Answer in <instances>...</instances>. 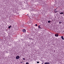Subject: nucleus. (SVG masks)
Returning <instances> with one entry per match:
<instances>
[{"label": "nucleus", "instance_id": "obj_9", "mask_svg": "<svg viewBox=\"0 0 64 64\" xmlns=\"http://www.w3.org/2000/svg\"><path fill=\"white\" fill-rule=\"evenodd\" d=\"M64 14V13L63 12H61L60 13V14Z\"/></svg>", "mask_w": 64, "mask_h": 64}, {"label": "nucleus", "instance_id": "obj_1", "mask_svg": "<svg viewBox=\"0 0 64 64\" xmlns=\"http://www.w3.org/2000/svg\"><path fill=\"white\" fill-rule=\"evenodd\" d=\"M20 58V57L19 56H17L16 58V59H19V58Z\"/></svg>", "mask_w": 64, "mask_h": 64}, {"label": "nucleus", "instance_id": "obj_14", "mask_svg": "<svg viewBox=\"0 0 64 64\" xmlns=\"http://www.w3.org/2000/svg\"><path fill=\"white\" fill-rule=\"evenodd\" d=\"M39 62H37V63H39Z\"/></svg>", "mask_w": 64, "mask_h": 64}, {"label": "nucleus", "instance_id": "obj_6", "mask_svg": "<svg viewBox=\"0 0 64 64\" xmlns=\"http://www.w3.org/2000/svg\"><path fill=\"white\" fill-rule=\"evenodd\" d=\"M57 12H58V11H56V10H54V13H57Z\"/></svg>", "mask_w": 64, "mask_h": 64}, {"label": "nucleus", "instance_id": "obj_7", "mask_svg": "<svg viewBox=\"0 0 64 64\" xmlns=\"http://www.w3.org/2000/svg\"><path fill=\"white\" fill-rule=\"evenodd\" d=\"M22 59L24 60H26V59L25 58H22Z\"/></svg>", "mask_w": 64, "mask_h": 64}, {"label": "nucleus", "instance_id": "obj_3", "mask_svg": "<svg viewBox=\"0 0 64 64\" xmlns=\"http://www.w3.org/2000/svg\"><path fill=\"white\" fill-rule=\"evenodd\" d=\"M55 36L56 37H58L59 36V34H55Z\"/></svg>", "mask_w": 64, "mask_h": 64}, {"label": "nucleus", "instance_id": "obj_2", "mask_svg": "<svg viewBox=\"0 0 64 64\" xmlns=\"http://www.w3.org/2000/svg\"><path fill=\"white\" fill-rule=\"evenodd\" d=\"M22 32H26V30L25 29H24L22 30Z\"/></svg>", "mask_w": 64, "mask_h": 64}, {"label": "nucleus", "instance_id": "obj_17", "mask_svg": "<svg viewBox=\"0 0 64 64\" xmlns=\"http://www.w3.org/2000/svg\"><path fill=\"white\" fill-rule=\"evenodd\" d=\"M23 63V62H20V63Z\"/></svg>", "mask_w": 64, "mask_h": 64}, {"label": "nucleus", "instance_id": "obj_8", "mask_svg": "<svg viewBox=\"0 0 64 64\" xmlns=\"http://www.w3.org/2000/svg\"><path fill=\"white\" fill-rule=\"evenodd\" d=\"M38 27L39 28H41L40 27V26H38Z\"/></svg>", "mask_w": 64, "mask_h": 64}, {"label": "nucleus", "instance_id": "obj_12", "mask_svg": "<svg viewBox=\"0 0 64 64\" xmlns=\"http://www.w3.org/2000/svg\"><path fill=\"white\" fill-rule=\"evenodd\" d=\"M59 24H61V23H62V22H59Z\"/></svg>", "mask_w": 64, "mask_h": 64}, {"label": "nucleus", "instance_id": "obj_13", "mask_svg": "<svg viewBox=\"0 0 64 64\" xmlns=\"http://www.w3.org/2000/svg\"><path fill=\"white\" fill-rule=\"evenodd\" d=\"M26 64H29V63L28 62H26Z\"/></svg>", "mask_w": 64, "mask_h": 64}, {"label": "nucleus", "instance_id": "obj_5", "mask_svg": "<svg viewBox=\"0 0 64 64\" xmlns=\"http://www.w3.org/2000/svg\"><path fill=\"white\" fill-rule=\"evenodd\" d=\"M61 38L62 40H64V38H63V36H61Z\"/></svg>", "mask_w": 64, "mask_h": 64}, {"label": "nucleus", "instance_id": "obj_11", "mask_svg": "<svg viewBox=\"0 0 64 64\" xmlns=\"http://www.w3.org/2000/svg\"><path fill=\"white\" fill-rule=\"evenodd\" d=\"M11 26H9L8 27V28H11Z\"/></svg>", "mask_w": 64, "mask_h": 64}, {"label": "nucleus", "instance_id": "obj_16", "mask_svg": "<svg viewBox=\"0 0 64 64\" xmlns=\"http://www.w3.org/2000/svg\"><path fill=\"white\" fill-rule=\"evenodd\" d=\"M28 24H30V23H29V22H28Z\"/></svg>", "mask_w": 64, "mask_h": 64}, {"label": "nucleus", "instance_id": "obj_4", "mask_svg": "<svg viewBox=\"0 0 64 64\" xmlns=\"http://www.w3.org/2000/svg\"><path fill=\"white\" fill-rule=\"evenodd\" d=\"M44 64H50V63H48L47 62H46L44 63Z\"/></svg>", "mask_w": 64, "mask_h": 64}, {"label": "nucleus", "instance_id": "obj_15", "mask_svg": "<svg viewBox=\"0 0 64 64\" xmlns=\"http://www.w3.org/2000/svg\"><path fill=\"white\" fill-rule=\"evenodd\" d=\"M35 26H38L37 24H36Z\"/></svg>", "mask_w": 64, "mask_h": 64}, {"label": "nucleus", "instance_id": "obj_10", "mask_svg": "<svg viewBox=\"0 0 64 64\" xmlns=\"http://www.w3.org/2000/svg\"><path fill=\"white\" fill-rule=\"evenodd\" d=\"M50 21H48V23H50Z\"/></svg>", "mask_w": 64, "mask_h": 64}]
</instances>
